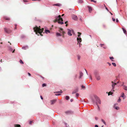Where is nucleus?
I'll list each match as a JSON object with an SVG mask.
<instances>
[{"instance_id":"nucleus-18","label":"nucleus","mask_w":127,"mask_h":127,"mask_svg":"<svg viewBox=\"0 0 127 127\" xmlns=\"http://www.w3.org/2000/svg\"><path fill=\"white\" fill-rule=\"evenodd\" d=\"M56 35L58 36H62V35L59 33L57 32L56 33Z\"/></svg>"},{"instance_id":"nucleus-2","label":"nucleus","mask_w":127,"mask_h":127,"mask_svg":"<svg viewBox=\"0 0 127 127\" xmlns=\"http://www.w3.org/2000/svg\"><path fill=\"white\" fill-rule=\"evenodd\" d=\"M61 16L59 15L57 18H56V20L53 21L54 23H56L57 22H58L59 24L62 25L64 24L63 22V19L61 18Z\"/></svg>"},{"instance_id":"nucleus-62","label":"nucleus","mask_w":127,"mask_h":127,"mask_svg":"<svg viewBox=\"0 0 127 127\" xmlns=\"http://www.w3.org/2000/svg\"><path fill=\"white\" fill-rule=\"evenodd\" d=\"M110 13L111 14V15H113V14L112 13H111L110 12Z\"/></svg>"},{"instance_id":"nucleus-41","label":"nucleus","mask_w":127,"mask_h":127,"mask_svg":"<svg viewBox=\"0 0 127 127\" xmlns=\"http://www.w3.org/2000/svg\"><path fill=\"white\" fill-rule=\"evenodd\" d=\"M81 87L82 88L85 89V87L83 86H81Z\"/></svg>"},{"instance_id":"nucleus-59","label":"nucleus","mask_w":127,"mask_h":127,"mask_svg":"<svg viewBox=\"0 0 127 127\" xmlns=\"http://www.w3.org/2000/svg\"><path fill=\"white\" fill-rule=\"evenodd\" d=\"M41 77L43 79H44V77L41 76Z\"/></svg>"},{"instance_id":"nucleus-26","label":"nucleus","mask_w":127,"mask_h":127,"mask_svg":"<svg viewBox=\"0 0 127 127\" xmlns=\"http://www.w3.org/2000/svg\"><path fill=\"white\" fill-rule=\"evenodd\" d=\"M28 48V47L27 46H26L25 47H23L22 48V49L24 50H26Z\"/></svg>"},{"instance_id":"nucleus-51","label":"nucleus","mask_w":127,"mask_h":127,"mask_svg":"<svg viewBox=\"0 0 127 127\" xmlns=\"http://www.w3.org/2000/svg\"><path fill=\"white\" fill-rule=\"evenodd\" d=\"M116 21L117 22H118L119 21L118 20V19H116Z\"/></svg>"},{"instance_id":"nucleus-56","label":"nucleus","mask_w":127,"mask_h":127,"mask_svg":"<svg viewBox=\"0 0 127 127\" xmlns=\"http://www.w3.org/2000/svg\"><path fill=\"white\" fill-rule=\"evenodd\" d=\"M85 70L86 71V73L88 75V73L87 72V70L85 69Z\"/></svg>"},{"instance_id":"nucleus-25","label":"nucleus","mask_w":127,"mask_h":127,"mask_svg":"<svg viewBox=\"0 0 127 127\" xmlns=\"http://www.w3.org/2000/svg\"><path fill=\"white\" fill-rule=\"evenodd\" d=\"M124 93H122V95L121 96L122 97H123V99H124L125 98L124 97Z\"/></svg>"},{"instance_id":"nucleus-45","label":"nucleus","mask_w":127,"mask_h":127,"mask_svg":"<svg viewBox=\"0 0 127 127\" xmlns=\"http://www.w3.org/2000/svg\"><path fill=\"white\" fill-rule=\"evenodd\" d=\"M40 98H41V99H43V97H42V96H41H41H40Z\"/></svg>"},{"instance_id":"nucleus-58","label":"nucleus","mask_w":127,"mask_h":127,"mask_svg":"<svg viewBox=\"0 0 127 127\" xmlns=\"http://www.w3.org/2000/svg\"><path fill=\"white\" fill-rule=\"evenodd\" d=\"M95 119L96 120H97L98 119V118H96V117H95Z\"/></svg>"},{"instance_id":"nucleus-7","label":"nucleus","mask_w":127,"mask_h":127,"mask_svg":"<svg viewBox=\"0 0 127 127\" xmlns=\"http://www.w3.org/2000/svg\"><path fill=\"white\" fill-rule=\"evenodd\" d=\"M4 31L7 33H9L11 32L12 31L9 29H7L6 28H4Z\"/></svg>"},{"instance_id":"nucleus-13","label":"nucleus","mask_w":127,"mask_h":127,"mask_svg":"<svg viewBox=\"0 0 127 127\" xmlns=\"http://www.w3.org/2000/svg\"><path fill=\"white\" fill-rule=\"evenodd\" d=\"M56 99H54L51 100L50 101L51 102V104H53L56 101Z\"/></svg>"},{"instance_id":"nucleus-63","label":"nucleus","mask_w":127,"mask_h":127,"mask_svg":"<svg viewBox=\"0 0 127 127\" xmlns=\"http://www.w3.org/2000/svg\"><path fill=\"white\" fill-rule=\"evenodd\" d=\"M103 45V44H100V45H101V46H102V45Z\"/></svg>"},{"instance_id":"nucleus-38","label":"nucleus","mask_w":127,"mask_h":127,"mask_svg":"<svg viewBox=\"0 0 127 127\" xmlns=\"http://www.w3.org/2000/svg\"><path fill=\"white\" fill-rule=\"evenodd\" d=\"M33 121H30V122L29 123V124L30 125H32V123Z\"/></svg>"},{"instance_id":"nucleus-14","label":"nucleus","mask_w":127,"mask_h":127,"mask_svg":"<svg viewBox=\"0 0 127 127\" xmlns=\"http://www.w3.org/2000/svg\"><path fill=\"white\" fill-rule=\"evenodd\" d=\"M4 19L7 20L8 21H9L10 20V18L9 17H4Z\"/></svg>"},{"instance_id":"nucleus-54","label":"nucleus","mask_w":127,"mask_h":127,"mask_svg":"<svg viewBox=\"0 0 127 127\" xmlns=\"http://www.w3.org/2000/svg\"><path fill=\"white\" fill-rule=\"evenodd\" d=\"M60 95V94H55V95Z\"/></svg>"},{"instance_id":"nucleus-44","label":"nucleus","mask_w":127,"mask_h":127,"mask_svg":"<svg viewBox=\"0 0 127 127\" xmlns=\"http://www.w3.org/2000/svg\"><path fill=\"white\" fill-rule=\"evenodd\" d=\"M28 74L29 75V76H31V74L30 73H29V72H28Z\"/></svg>"},{"instance_id":"nucleus-12","label":"nucleus","mask_w":127,"mask_h":127,"mask_svg":"<svg viewBox=\"0 0 127 127\" xmlns=\"http://www.w3.org/2000/svg\"><path fill=\"white\" fill-rule=\"evenodd\" d=\"M79 73L80 74V76H79V79H80L83 76V73L81 71Z\"/></svg>"},{"instance_id":"nucleus-8","label":"nucleus","mask_w":127,"mask_h":127,"mask_svg":"<svg viewBox=\"0 0 127 127\" xmlns=\"http://www.w3.org/2000/svg\"><path fill=\"white\" fill-rule=\"evenodd\" d=\"M112 84V89L113 90V91H114V90L115 86L117 84V83H114L113 81H112L111 82Z\"/></svg>"},{"instance_id":"nucleus-3","label":"nucleus","mask_w":127,"mask_h":127,"mask_svg":"<svg viewBox=\"0 0 127 127\" xmlns=\"http://www.w3.org/2000/svg\"><path fill=\"white\" fill-rule=\"evenodd\" d=\"M94 73L95 78L97 81L100 80L101 77L98 71L95 70L94 71Z\"/></svg>"},{"instance_id":"nucleus-23","label":"nucleus","mask_w":127,"mask_h":127,"mask_svg":"<svg viewBox=\"0 0 127 127\" xmlns=\"http://www.w3.org/2000/svg\"><path fill=\"white\" fill-rule=\"evenodd\" d=\"M101 120L102 122L103 123L104 125H106V122L104 120H103V119H102Z\"/></svg>"},{"instance_id":"nucleus-31","label":"nucleus","mask_w":127,"mask_h":127,"mask_svg":"<svg viewBox=\"0 0 127 127\" xmlns=\"http://www.w3.org/2000/svg\"><path fill=\"white\" fill-rule=\"evenodd\" d=\"M112 64L115 67L116 66V64L115 63H112Z\"/></svg>"},{"instance_id":"nucleus-60","label":"nucleus","mask_w":127,"mask_h":127,"mask_svg":"<svg viewBox=\"0 0 127 127\" xmlns=\"http://www.w3.org/2000/svg\"><path fill=\"white\" fill-rule=\"evenodd\" d=\"M17 26V25L16 24H15V27H16Z\"/></svg>"},{"instance_id":"nucleus-48","label":"nucleus","mask_w":127,"mask_h":127,"mask_svg":"<svg viewBox=\"0 0 127 127\" xmlns=\"http://www.w3.org/2000/svg\"><path fill=\"white\" fill-rule=\"evenodd\" d=\"M113 20L114 21H115V19L113 18H112Z\"/></svg>"},{"instance_id":"nucleus-15","label":"nucleus","mask_w":127,"mask_h":127,"mask_svg":"<svg viewBox=\"0 0 127 127\" xmlns=\"http://www.w3.org/2000/svg\"><path fill=\"white\" fill-rule=\"evenodd\" d=\"M78 89L77 88L74 91H73L72 93V94H74L76 93V92H78Z\"/></svg>"},{"instance_id":"nucleus-24","label":"nucleus","mask_w":127,"mask_h":127,"mask_svg":"<svg viewBox=\"0 0 127 127\" xmlns=\"http://www.w3.org/2000/svg\"><path fill=\"white\" fill-rule=\"evenodd\" d=\"M122 29L123 30L124 33L125 34H126L127 32L126 30L123 28H122Z\"/></svg>"},{"instance_id":"nucleus-53","label":"nucleus","mask_w":127,"mask_h":127,"mask_svg":"<svg viewBox=\"0 0 127 127\" xmlns=\"http://www.w3.org/2000/svg\"><path fill=\"white\" fill-rule=\"evenodd\" d=\"M92 101L93 102V103H95V101H94V100L93 99H92Z\"/></svg>"},{"instance_id":"nucleus-29","label":"nucleus","mask_w":127,"mask_h":127,"mask_svg":"<svg viewBox=\"0 0 127 127\" xmlns=\"http://www.w3.org/2000/svg\"><path fill=\"white\" fill-rule=\"evenodd\" d=\"M69 96H66L65 97V99L67 100H68L69 99Z\"/></svg>"},{"instance_id":"nucleus-40","label":"nucleus","mask_w":127,"mask_h":127,"mask_svg":"<svg viewBox=\"0 0 127 127\" xmlns=\"http://www.w3.org/2000/svg\"><path fill=\"white\" fill-rule=\"evenodd\" d=\"M77 75H75V78H74V79L75 80L77 78Z\"/></svg>"},{"instance_id":"nucleus-33","label":"nucleus","mask_w":127,"mask_h":127,"mask_svg":"<svg viewBox=\"0 0 127 127\" xmlns=\"http://www.w3.org/2000/svg\"><path fill=\"white\" fill-rule=\"evenodd\" d=\"M68 23V21H66L65 22V24H66V25H65V26L67 27V26H68V24H67V23Z\"/></svg>"},{"instance_id":"nucleus-22","label":"nucleus","mask_w":127,"mask_h":127,"mask_svg":"<svg viewBox=\"0 0 127 127\" xmlns=\"http://www.w3.org/2000/svg\"><path fill=\"white\" fill-rule=\"evenodd\" d=\"M45 32L46 33H47V32L50 33V32L49 30H45Z\"/></svg>"},{"instance_id":"nucleus-4","label":"nucleus","mask_w":127,"mask_h":127,"mask_svg":"<svg viewBox=\"0 0 127 127\" xmlns=\"http://www.w3.org/2000/svg\"><path fill=\"white\" fill-rule=\"evenodd\" d=\"M95 98L96 99V104L97 105L98 107V109L99 110V106L98 105V104H101V101L99 99V98H98L97 96H95Z\"/></svg>"},{"instance_id":"nucleus-34","label":"nucleus","mask_w":127,"mask_h":127,"mask_svg":"<svg viewBox=\"0 0 127 127\" xmlns=\"http://www.w3.org/2000/svg\"><path fill=\"white\" fill-rule=\"evenodd\" d=\"M20 63L21 64H24V63H23V62L21 60H20Z\"/></svg>"},{"instance_id":"nucleus-47","label":"nucleus","mask_w":127,"mask_h":127,"mask_svg":"<svg viewBox=\"0 0 127 127\" xmlns=\"http://www.w3.org/2000/svg\"><path fill=\"white\" fill-rule=\"evenodd\" d=\"M73 101V99H70V101L71 102H72Z\"/></svg>"},{"instance_id":"nucleus-30","label":"nucleus","mask_w":127,"mask_h":127,"mask_svg":"<svg viewBox=\"0 0 127 127\" xmlns=\"http://www.w3.org/2000/svg\"><path fill=\"white\" fill-rule=\"evenodd\" d=\"M77 56L78 60H80L81 58L80 56L79 55H78Z\"/></svg>"},{"instance_id":"nucleus-42","label":"nucleus","mask_w":127,"mask_h":127,"mask_svg":"<svg viewBox=\"0 0 127 127\" xmlns=\"http://www.w3.org/2000/svg\"><path fill=\"white\" fill-rule=\"evenodd\" d=\"M79 94L78 93H77L76 94V97H78L79 96Z\"/></svg>"},{"instance_id":"nucleus-17","label":"nucleus","mask_w":127,"mask_h":127,"mask_svg":"<svg viewBox=\"0 0 127 127\" xmlns=\"http://www.w3.org/2000/svg\"><path fill=\"white\" fill-rule=\"evenodd\" d=\"M88 8L90 12H91V11L92 10V7L89 6H88Z\"/></svg>"},{"instance_id":"nucleus-27","label":"nucleus","mask_w":127,"mask_h":127,"mask_svg":"<svg viewBox=\"0 0 127 127\" xmlns=\"http://www.w3.org/2000/svg\"><path fill=\"white\" fill-rule=\"evenodd\" d=\"M78 37H79L81 34V33L80 32H78Z\"/></svg>"},{"instance_id":"nucleus-50","label":"nucleus","mask_w":127,"mask_h":127,"mask_svg":"<svg viewBox=\"0 0 127 127\" xmlns=\"http://www.w3.org/2000/svg\"><path fill=\"white\" fill-rule=\"evenodd\" d=\"M90 78L91 80H92V78L91 76H90Z\"/></svg>"},{"instance_id":"nucleus-28","label":"nucleus","mask_w":127,"mask_h":127,"mask_svg":"<svg viewBox=\"0 0 127 127\" xmlns=\"http://www.w3.org/2000/svg\"><path fill=\"white\" fill-rule=\"evenodd\" d=\"M113 92H111L110 91L108 93V95H112V94H113Z\"/></svg>"},{"instance_id":"nucleus-5","label":"nucleus","mask_w":127,"mask_h":127,"mask_svg":"<svg viewBox=\"0 0 127 127\" xmlns=\"http://www.w3.org/2000/svg\"><path fill=\"white\" fill-rule=\"evenodd\" d=\"M59 32L60 33H61L63 34V37H64V34L65 33V32L63 31V29L61 28H59Z\"/></svg>"},{"instance_id":"nucleus-10","label":"nucleus","mask_w":127,"mask_h":127,"mask_svg":"<svg viewBox=\"0 0 127 127\" xmlns=\"http://www.w3.org/2000/svg\"><path fill=\"white\" fill-rule=\"evenodd\" d=\"M72 18L73 19L75 20H77L78 19L77 16L75 15H73L72 16Z\"/></svg>"},{"instance_id":"nucleus-35","label":"nucleus","mask_w":127,"mask_h":127,"mask_svg":"<svg viewBox=\"0 0 127 127\" xmlns=\"http://www.w3.org/2000/svg\"><path fill=\"white\" fill-rule=\"evenodd\" d=\"M121 101V99L119 97V99H118L117 101L118 102H120Z\"/></svg>"},{"instance_id":"nucleus-32","label":"nucleus","mask_w":127,"mask_h":127,"mask_svg":"<svg viewBox=\"0 0 127 127\" xmlns=\"http://www.w3.org/2000/svg\"><path fill=\"white\" fill-rule=\"evenodd\" d=\"M78 2L79 3H82L83 2V1L81 0H79L78 1Z\"/></svg>"},{"instance_id":"nucleus-55","label":"nucleus","mask_w":127,"mask_h":127,"mask_svg":"<svg viewBox=\"0 0 127 127\" xmlns=\"http://www.w3.org/2000/svg\"><path fill=\"white\" fill-rule=\"evenodd\" d=\"M105 8L108 11H109V10H108V9L107 8V7H106Z\"/></svg>"},{"instance_id":"nucleus-19","label":"nucleus","mask_w":127,"mask_h":127,"mask_svg":"<svg viewBox=\"0 0 127 127\" xmlns=\"http://www.w3.org/2000/svg\"><path fill=\"white\" fill-rule=\"evenodd\" d=\"M15 127H21V126L20 125L16 124L14 125Z\"/></svg>"},{"instance_id":"nucleus-64","label":"nucleus","mask_w":127,"mask_h":127,"mask_svg":"<svg viewBox=\"0 0 127 127\" xmlns=\"http://www.w3.org/2000/svg\"><path fill=\"white\" fill-rule=\"evenodd\" d=\"M2 60H0V62H2Z\"/></svg>"},{"instance_id":"nucleus-21","label":"nucleus","mask_w":127,"mask_h":127,"mask_svg":"<svg viewBox=\"0 0 127 127\" xmlns=\"http://www.w3.org/2000/svg\"><path fill=\"white\" fill-rule=\"evenodd\" d=\"M53 5L60 6L61 5V4L60 3H57L54 4Z\"/></svg>"},{"instance_id":"nucleus-11","label":"nucleus","mask_w":127,"mask_h":127,"mask_svg":"<svg viewBox=\"0 0 127 127\" xmlns=\"http://www.w3.org/2000/svg\"><path fill=\"white\" fill-rule=\"evenodd\" d=\"M117 104H115L114 105V107L115 109L117 110H118L119 109V107L117 106Z\"/></svg>"},{"instance_id":"nucleus-16","label":"nucleus","mask_w":127,"mask_h":127,"mask_svg":"<svg viewBox=\"0 0 127 127\" xmlns=\"http://www.w3.org/2000/svg\"><path fill=\"white\" fill-rule=\"evenodd\" d=\"M77 40L78 41V43L79 42V43H80V42H81V41L82 40L81 38H77Z\"/></svg>"},{"instance_id":"nucleus-37","label":"nucleus","mask_w":127,"mask_h":127,"mask_svg":"<svg viewBox=\"0 0 127 127\" xmlns=\"http://www.w3.org/2000/svg\"><path fill=\"white\" fill-rule=\"evenodd\" d=\"M62 93V90H61V92H55V93Z\"/></svg>"},{"instance_id":"nucleus-9","label":"nucleus","mask_w":127,"mask_h":127,"mask_svg":"<svg viewBox=\"0 0 127 127\" xmlns=\"http://www.w3.org/2000/svg\"><path fill=\"white\" fill-rule=\"evenodd\" d=\"M65 113L66 114L69 115L72 114L73 113V112L71 111H65Z\"/></svg>"},{"instance_id":"nucleus-1","label":"nucleus","mask_w":127,"mask_h":127,"mask_svg":"<svg viewBox=\"0 0 127 127\" xmlns=\"http://www.w3.org/2000/svg\"><path fill=\"white\" fill-rule=\"evenodd\" d=\"M33 30H34V32H35L36 34H37L38 35H39L38 34L39 33L41 36H42L43 35L41 33L43 32L44 29L42 28V29H40V26H39V27H38L37 26H36L35 27L33 28Z\"/></svg>"},{"instance_id":"nucleus-36","label":"nucleus","mask_w":127,"mask_h":127,"mask_svg":"<svg viewBox=\"0 0 127 127\" xmlns=\"http://www.w3.org/2000/svg\"><path fill=\"white\" fill-rule=\"evenodd\" d=\"M46 86V85L45 84H43L42 85V86L43 87Z\"/></svg>"},{"instance_id":"nucleus-43","label":"nucleus","mask_w":127,"mask_h":127,"mask_svg":"<svg viewBox=\"0 0 127 127\" xmlns=\"http://www.w3.org/2000/svg\"><path fill=\"white\" fill-rule=\"evenodd\" d=\"M107 63L109 65V66H110L111 65V64L110 63H108V62Z\"/></svg>"},{"instance_id":"nucleus-39","label":"nucleus","mask_w":127,"mask_h":127,"mask_svg":"<svg viewBox=\"0 0 127 127\" xmlns=\"http://www.w3.org/2000/svg\"><path fill=\"white\" fill-rule=\"evenodd\" d=\"M110 59H111V60H112V59H114V58L113 57H110Z\"/></svg>"},{"instance_id":"nucleus-6","label":"nucleus","mask_w":127,"mask_h":127,"mask_svg":"<svg viewBox=\"0 0 127 127\" xmlns=\"http://www.w3.org/2000/svg\"><path fill=\"white\" fill-rule=\"evenodd\" d=\"M67 30L68 31L67 32L69 36H71L72 35L71 33L73 32V30H70L69 29H67Z\"/></svg>"},{"instance_id":"nucleus-46","label":"nucleus","mask_w":127,"mask_h":127,"mask_svg":"<svg viewBox=\"0 0 127 127\" xmlns=\"http://www.w3.org/2000/svg\"><path fill=\"white\" fill-rule=\"evenodd\" d=\"M91 1H94V2H96V1H95V0H91Z\"/></svg>"},{"instance_id":"nucleus-61","label":"nucleus","mask_w":127,"mask_h":127,"mask_svg":"<svg viewBox=\"0 0 127 127\" xmlns=\"http://www.w3.org/2000/svg\"><path fill=\"white\" fill-rule=\"evenodd\" d=\"M15 50V49H14V50H13V51L12 52L13 53H14V52Z\"/></svg>"},{"instance_id":"nucleus-57","label":"nucleus","mask_w":127,"mask_h":127,"mask_svg":"<svg viewBox=\"0 0 127 127\" xmlns=\"http://www.w3.org/2000/svg\"><path fill=\"white\" fill-rule=\"evenodd\" d=\"M124 82H123V84L122 85V86H124Z\"/></svg>"},{"instance_id":"nucleus-20","label":"nucleus","mask_w":127,"mask_h":127,"mask_svg":"<svg viewBox=\"0 0 127 127\" xmlns=\"http://www.w3.org/2000/svg\"><path fill=\"white\" fill-rule=\"evenodd\" d=\"M124 89L126 91H127V86L125 85L123 86Z\"/></svg>"},{"instance_id":"nucleus-49","label":"nucleus","mask_w":127,"mask_h":127,"mask_svg":"<svg viewBox=\"0 0 127 127\" xmlns=\"http://www.w3.org/2000/svg\"><path fill=\"white\" fill-rule=\"evenodd\" d=\"M95 127H98V126L97 125H96L95 126Z\"/></svg>"},{"instance_id":"nucleus-52","label":"nucleus","mask_w":127,"mask_h":127,"mask_svg":"<svg viewBox=\"0 0 127 127\" xmlns=\"http://www.w3.org/2000/svg\"><path fill=\"white\" fill-rule=\"evenodd\" d=\"M17 29V27H15V28H14V30H16Z\"/></svg>"}]
</instances>
